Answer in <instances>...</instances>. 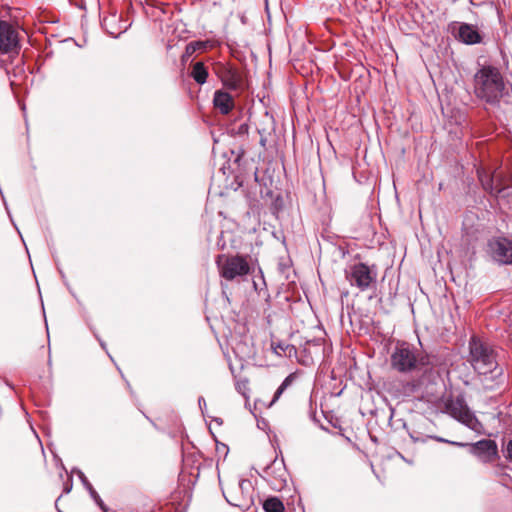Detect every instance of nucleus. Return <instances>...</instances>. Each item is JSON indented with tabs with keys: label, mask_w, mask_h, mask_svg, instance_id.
<instances>
[{
	"label": "nucleus",
	"mask_w": 512,
	"mask_h": 512,
	"mask_svg": "<svg viewBox=\"0 0 512 512\" xmlns=\"http://www.w3.org/2000/svg\"><path fill=\"white\" fill-rule=\"evenodd\" d=\"M249 132V125L247 123H241L234 131L235 135L244 136Z\"/></svg>",
	"instance_id": "b1692460"
},
{
	"label": "nucleus",
	"mask_w": 512,
	"mask_h": 512,
	"mask_svg": "<svg viewBox=\"0 0 512 512\" xmlns=\"http://www.w3.org/2000/svg\"><path fill=\"white\" fill-rule=\"evenodd\" d=\"M449 444H451L453 446H457V447H468L469 448V445L471 443H463V442H458V441H450Z\"/></svg>",
	"instance_id": "c85d7f7f"
},
{
	"label": "nucleus",
	"mask_w": 512,
	"mask_h": 512,
	"mask_svg": "<svg viewBox=\"0 0 512 512\" xmlns=\"http://www.w3.org/2000/svg\"><path fill=\"white\" fill-rule=\"evenodd\" d=\"M71 489H72V483L65 484L63 492L64 493H69L71 491Z\"/></svg>",
	"instance_id": "473e14b6"
},
{
	"label": "nucleus",
	"mask_w": 512,
	"mask_h": 512,
	"mask_svg": "<svg viewBox=\"0 0 512 512\" xmlns=\"http://www.w3.org/2000/svg\"><path fill=\"white\" fill-rule=\"evenodd\" d=\"M445 410L451 417L477 434L484 432L483 424L468 407L463 395L448 399L445 403Z\"/></svg>",
	"instance_id": "39448f33"
},
{
	"label": "nucleus",
	"mask_w": 512,
	"mask_h": 512,
	"mask_svg": "<svg viewBox=\"0 0 512 512\" xmlns=\"http://www.w3.org/2000/svg\"><path fill=\"white\" fill-rule=\"evenodd\" d=\"M275 131V120L272 115L266 112L263 116L261 123L257 126V133L259 134V144L266 150L269 138Z\"/></svg>",
	"instance_id": "ddd939ff"
},
{
	"label": "nucleus",
	"mask_w": 512,
	"mask_h": 512,
	"mask_svg": "<svg viewBox=\"0 0 512 512\" xmlns=\"http://www.w3.org/2000/svg\"><path fill=\"white\" fill-rule=\"evenodd\" d=\"M216 421H217L218 423H220V424L222 423V420H221V419H216Z\"/></svg>",
	"instance_id": "4c0bfd02"
},
{
	"label": "nucleus",
	"mask_w": 512,
	"mask_h": 512,
	"mask_svg": "<svg viewBox=\"0 0 512 512\" xmlns=\"http://www.w3.org/2000/svg\"><path fill=\"white\" fill-rule=\"evenodd\" d=\"M198 404H199V408H200L202 414H204V409L206 408V401H205L204 397H202V396L199 397Z\"/></svg>",
	"instance_id": "bb28decb"
},
{
	"label": "nucleus",
	"mask_w": 512,
	"mask_h": 512,
	"mask_svg": "<svg viewBox=\"0 0 512 512\" xmlns=\"http://www.w3.org/2000/svg\"><path fill=\"white\" fill-rule=\"evenodd\" d=\"M217 246L219 249L224 250L226 248V243L223 240V232H221L218 240H217Z\"/></svg>",
	"instance_id": "a878e982"
},
{
	"label": "nucleus",
	"mask_w": 512,
	"mask_h": 512,
	"mask_svg": "<svg viewBox=\"0 0 512 512\" xmlns=\"http://www.w3.org/2000/svg\"><path fill=\"white\" fill-rule=\"evenodd\" d=\"M410 4H411V5H414V4H415V6H417L416 2H413V1H410Z\"/></svg>",
	"instance_id": "e433bc0d"
},
{
	"label": "nucleus",
	"mask_w": 512,
	"mask_h": 512,
	"mask_svg": "<svg viewBox=\"0 0 512 512\" xmlns=\"http://www.w3.org/2000/svg\"><path fill=\"white\" fill-rule=\"evenodd\" d=\"M245 388H246V383H244V382H238L236 384L237 391L242 393V394H244V392H242V389H245Z\"/></svg>",
	"instance_id": "7c9ffc66"
},
{
	"label": "nucleus",
	"mask_w": 512,
	"mask_h": 512,
	"mask_svg": "<svg viewBox=\"0 0 512 512\" xmlns=\"http://www.w3.org/2000/svg\"><path fill=\"white\" fill-rule=\"evenodd\" d=\"M214 107L221 112V114H229L235 106L234 98L231 94L224 90H216L213 96Z\"/></svg>",
	"instance_id": "4468645a"
},
{
	"label": "nucleus",
	"mask_w": 512,
	"mask_h": 512,
	"mask_svg": "<svg viewBox=\"0 0 512 512\" xmlns=\"http://www.w3.org/2000/svg\"><path fill=\"white\" fill-rule=\"evenodd\" d=\"M195 51H197V50L195 49V44H190V43H189V44L187 45V47H186V53H187V54H192V53H194Z\"/></svg>",
	"instance_id": "c756f323"
},
{
	"label": "nucleus",
	"mask_w": 512,
	"mask_h": 512,
	"mask_svg": "<svg viewBox=\"0 0 512 512\" xmlns=\"http://www.w3.org/2000/svg\"><path fill=\"white\" fill-rule=\"evenodd\" d=\"M474 93L486 104L498 106L500 100L509 95V84L498 68L482 66L474 75Z\"/></svg>",
	"instance_id": "f03ea898"
},
{
	"label": "nucleus",
	"mask_w": 512,
	"mask_h": 512,
	"mask_svg": "<svg viewBox=\"0 0 512 512\" xmlns=\"http://www.w3.org/2000/svg\"><path fill=\"white\" fill-rule=\"evenodd\" d=\"M433 438H434L436 441H438V442H442V443H449V442H450V440H447V439H444V438H442V437H438V436H435V437H433Z\"/></svg>",
	"instance_id": "2f4dec72"
},
{
	"label": "nucleus",
	"mask_w": 512,
	"mask_h": 512,
	"mask_svg": "<svg viewBox=\"0 0 512 512\" xmlns=\"http://www.w3.org/2000/svg\"><path fill=\"white\" fill-rule=\"evenodd\" d=\"M391 368L408 374L426 370L430 365L429 356L408 342H398L390 357Z\"/></svg>",
	"instance_id": "7ed1b4c3"
},
{
	"label": "nucleus",
	"mask_w": 512,
	"mask_h": 512,
	"mask_svg": "<svg viewBox=\"0 0 512 512\" xmlns=\"http://www.w3.org/2000/svg\"><path fill=\"white\" fill-rule=\"evenodd\" d=\"M259 475L269 482L270 486L273 489L281 490L284 486H286L288 473L285 469L283 462H277V460H273L272 463L266 466L263 469L262 473Z\"/></svg>",
	"instance_id": "9d476101"
},
{
	"label": "nucleus",
	"mask_w": 512,
	"mask_h": 512,
	"mask_svg": "<svg viewBox=\"0 0 512 512\" xmlns=\"http://www.w3.org/2000/svg\"><path fill=\"white\" fill-rule=\"evenodd\" d=\"M488 251L492 259L500 265H512V239L493 237L488 242Z\"/></svg>",
	"instance_id": "1a4fd4ad"
},
{
	"label": "nucleus",
	"mask_w": 512,
	"mask_h": 512,
	"mask_svg": "<svg viewBox=\"0 0 512 512\" xmlns=\"http://www.w3.org/2000/svg\"><path fill=\"white\" fill-rule=\"evenodd\" d=\"M148 18L154 21L161 20V15L166 13V7L170 2H137Z\"/></svg>",
	"instance_id": "2eb2a0df"
},
{
	"label": "nucleus",
	"mask_w": 512,
	"mask_h": 512,
	"mask_svg": "<svg viewBox=\"0 0 512 512\" xmlns=\"http://www.w3.org/2000/svg\"><path fill=\"white\" fill-rule=\"evenodd\" d=\"M191 77L195 80L196 83L203 85L208 78V70L205 67L204 63L196 62L192 66Z\"/></svg>",
	"instance_id": "6ab92c4d"
},
{
	"label": "nucleus",
	"mask_w": 512,
	"mask_h": 512,
	"mask_svg": "<svg viewBox=\"0 0 512 512\" xmlns=\"http://www.w3.org/2000/svg\"><path fill=\"white\" fill-rule=\"evenodd\" d=\"M344 273L349 284L361 292L373 289L376 286L378 270L375 264L351 263L346 266Z\"/></svg>",
	"instance_id": "20e7f679"
},
{
	"label": "nucleus",
	"mask_w": 512,
	"mask_h": 512,
	"mask_svg": "<svg viewBox=\"0 0 512 512\" xmlns=\"http://www.w3.org/2000/svg\"><path fill=\"white\" fill-rule=\"evenodd\" d=\"M292 349H294L293 346H291L289 344H282V343H279V344H277L276 347H274L275 353H277L278 355H281L282 352L286 353L287 350H289V353H290Z\"/></svg>",
	"instance_id": "5701e85b"
},
{
	"label": "nucleus",
	"mask_w": 512,
	"mask_h": 512,
	"mask_svg": "<svg viewBox=\"0 0 512 512\" xmlns=\"http://www.w3.org/2000/svg\"><path fill=\"white\" fill-rule=\"evenodd\" d=\"M72 473L76 474L78 478L80 479L83 486L87 489L89 492L91 498L94 500V502L97 504V506L103 511L108 512V507L105 505L99 494L96 492V490L93 488L92 484L89 482L85 474L78 468H74L72 470Z\"/></svg>",
	"instance_id": "dca6fc26"
},
{
	"label": "nucleus",
	"mask_w": 512,
	"mask_h": 512,
	"mask_svg": "<svg viewBox=\"0 0 512 512\" xmlns=\"http://www.w3.org/2000/svg\"><path fill=\"white\" fill-rule=\"evenodd\" d=\"M505 457L509 461H512V439L507 443Z\"/></svg>",
	"instance_id": "393cba45"
},
{
	"label": "nucleus",
	"mask_w": 512,
	"mask_h": 512,
	"mask_svg": "<svg viewBox=\"0 0 512 512\" xmlns=\"http://www.w3.org/2000/svg\"><path fill=\"white\" fill-rule=\"evenodd\" d=\"M265 512H284V504L278 497H269L263 503Z\"/></svg>",
	"instance_id": "aec40b11"
},
{
	"label": "nucleus",
	"mask_w": 512,
	"mask_h": 512,
	"mask_svg": "<svg viewBox=\"0 0 512 512\" xmlns=\"http://www.w3.org/2000/svg\"><path fill=\"white\" fill-rule=\"evenodd\" d=\"M458 38L466 44H476L480 42V35L476 29L469 24H462L459 27Z\"/></svg>",
	"instance_id": "a211bd4d"
},
{
	"label": "nucleus",
	"mask_w": 512,
	"mask_h": 512,
	"mask_svg": "<svg viewBox=\"0 0 512 512\" xmlns=\"http://www.w3.org/2000/svg\"><path fill=\"white\" fill-rule=\"evenodd\" d=\"M100 345L103 349H106V344L102 340L99 339Z\"/></svg>",
	"instance_id": "72a5a7b5"
},
{
	"label": "nucleus",
	"mask_w": 512,
	"mask_h": 512,
	"mask_svg": "<svg viewBox=\"0 0 512 512\" xmlns=\"http://www.w3.org/2000/svg\"><path fill=\"white\" fill-rule=\"evenodd\" d=\"M220 79L224 87L237 90L241 86L242 78L239 73L231 68H223Z\"/></svg>",
	"instance_id": "f3484780"
},
{
	"label": "nucleus",
	"mask_w": 512,
	"mask_h": 512,
	"mask_svg": "<svg viewBox=\"0 0 512 512\" xmlns=\"http://www.w3.org/2000/svg\"><path fill=\"white\" fill-rule=\"evenodd\" d=\"M264 4H265V9L268 12L269 11V2L265 1Z\"/></svg>",
	"instance_id": "f704fd0d"
},
{
	"label": "nucleus",
	"mask_w": 512,
	"mask_h": 512,
	"mask_svg": "<svg viewBox=\"0 0 512 512\" xmlns=\"http://www.w3.org/2000/svg\"><path fill=\"white\" fill-rule=\"evenodd\" d=\"M478 176L482 183L483 188L486 191H489L490 193H492L493 192L492 178H490L489 176H485V178H484L482 172H478Z\"/></svg>",
	"instance_id": "4be33fe9"
},
{
	"label": "nucleus",
	"mask_w": 512,
	"mask_h": 512,
	"mask_svg": "<svg viewBox=\"0 0 512 512\" xmlns=\"http://www.w3.org/2000/svg\"><path fill=\"white\" fill-rule=\"evenodd\" d=\"M19 47L17 31L7 21L0 20V53L17 52Z\"/></svg>",
	"instance_id": "f8f14e48"
},
{
	"label": "nucleus",
	"mask_w": 512,
	"mask_h": 512,
	"mask_svg": "<svg viewBox=\"0 0 512 512\" xmlns=\"http://www.w3.org/2000/svg\"><path fill=\"white\" fill-rule=\"evenodd\" d=\"M295 379V376L294 374H289L284 380L283 382L280 384V386L278 387V389L276 390L274 396H273V399L271 401V404L272 405L273 403H275L279 398L280 396L282 395V393L293 383Z\"/></svg>",
	"instance_id": "412c9836"
},
{
	"label": "nucleus",
	"mask_w": 512,
	"mask_h": 512,
	"mask_svg": "<svg viewBox=\"0 0 512 512\" xmlns=\"http://www.w3.org/2000/svg\"><path fill=\"white\" fill-rule=\"evenodd\" d=\"M97 8L101 24L109 34L118 36L130 26L126 20H123L122 14H119L113 2H97Z\"/></svg>",
	"instance_id": "0eeeda50"
},
{
	"label": "nucleus",
	"mask_w": 512,
	"mask_h": 512,
	"mask_svg": "<svg viewBox=\"0 0 512 512\" xmlns=\"http://www.w3.org/2000/svg\"><path fill=\"white\" fill-rule=\"evenodd\" d=\"M190 44H195V49L196 50H203L206 47L205 43L202 42V41L191 42Z\"/></svg>",
	"instance_id": "cd10ccee"
},
{
	"label": "nucleus",
	"mask_w": 512,
	"mask_h": 512,
	"mask_svg": "<svg viewBox=\"0 0 512 512\" xmlns=\"http://www.w3.org/2000/svg\"><path fill=\"white\" fill-rule=\"evenodd\" d=\"M469 362L485 389L494 390L505 384L504 369L497 363L493 349L474 336L469 341Z\"/></svg>",
	"instance_id": "f257e3e1"
},
{
	"label": "nucleus",
	"mask_w": 512,
	"mask_h": 512,
	"mask_svg": "<svg viewBox=\"0 0 512 512\" xmlns=\"http://www.w3.org/2000/svg\"><path fill=\"white\" fill-rule=\"evenodd\" d=\"M215 263L220 276L227 281H233L250 273V265L246 257L242 255L227 256L220 254L216 257Z\"/></svg>",
	"instance_id": "423d86ee"
},
{
	"label": "nucleus",
	"mask_w": 512,
	"mask_h": 512,
	"mask_svg": "<svg viewBox=\"0 0 512 512\" xmlns=\"http://www.w3.org/2000/svg\"><path fill=\"white\" fill-rule=\"evenodd\" d=\"M79 8L80 9H85L84 2H79Z\"/></svg>",
	"instance_id": "c9c22d12"
},
{
	"label": "nucleus",
	"mask_w": 512,
	"mask_h": 512,
	"mask_svg": "<svg viewBox=\"0 0 512 512\" xmlns=\"http://www.w3.org/2000/svg\"><path fill=\"white\" fill-rule=\"evenodd\" d=\"M226 501L243 511L248 510L254 503V489L250 480L240 479L237 484L227 491L223 490Z\"/></svg>",
	"instance_id": "6e6552de"
},
{
	"label": "nucleus",
	"mask_w": 512,
	"mask_h": 512,
	"mask_svg": "<svg viewBox=\"0 0 512 512\" xmlns=\"http://www.w3.org/2000/svg\"><path fill=\"white\" fill-rule=\"evenodd\" d=\"M469 452L483 463H491L499 458L497 443L491 439H482L471 443Z\"/></svg>",
	"instance_id": "9b49d317"
}]
</instances>
